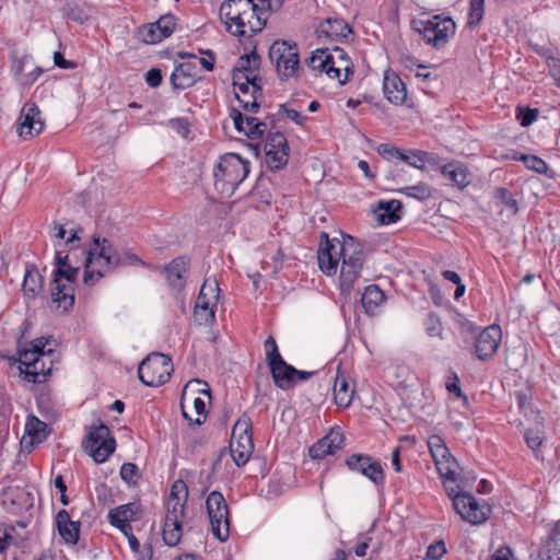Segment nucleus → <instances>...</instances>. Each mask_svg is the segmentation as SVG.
Returning a JSON list of instances; mask_svg holds the SVG:
<instances>
[{"instance_id":"nucleus-62","label":"nucleus","mask_w":560,"mask_h":560,"mask_svg":"<svg viewBox=\"0 0 560 560\" xmlns=\"http://www.w3.org/2000/svg\"><path fill=\"white\" fill-rule=\"evenodd\" d=\"M43 72H44V69L36 66V67H34V69L32 71H30L28 73H25L23 77H21V82L19 84L23 88H28L33 83H35V81L39 78V75Z\"/></svg>"},{"instance_id":"nucleus-7","label":"nucleus","mask_w":560,"mask_h":560,"mask_svg":"<svg viewBox=\"0 0 560 560\" xmlns=\"http://www.w3.org/2000/svg\"><path fill=\"white\" fill-rule=\"evenodd\" d=\"M173 371L172 360L161 352L149 354L138 368L139 380L147 386H161L166 383Z\"/></svg>"},{"instance_id":"nucleus-17","label":"nucleus","mask_w":560,"mask_h":560,"mask_svg":"<svg viewBox=\"0 0 560 560\" xmlns=\"http://www.w3.org/2000/svg\"><path fill=\"white\" fill-rule=\"evenodd\" d=\"M262 9H259L253 0L248 1V9L243 11L236 23L233 34L236 36H253L260 32L266 25V16Z\"/></svg>"},{"instance_id":"nucleus-3","label":"nucleus","mask_w":560,"mask_h":560,"mask_svg":"<svg viewBox=\"0 0 560 560\" xmlns=\"http://www.w3.org/2000/svg\"><path fill=\"white\" fill-rule=\"evenodd\" d=\"M55 270L52 276V302L63 312L72 308L74 304V283L79 275V268L69 262L68 254L62 249H56Z\"/></svg>"},{"instance_id":"nucleus-23","label":"nucleus","mask_w":560,"mask_h":560,"mask_svg":"<svg viewBox=\"0 0 560 560\" xmlns=\"http://www.w3.org/2000/svg\"><path fill=\"white\" fill-rule=\"evenodd\" d=\"M316 33L319 39L325 38L337 42L347 38L351 34V28L340 18H327L318 25Z\"/></svg>"},{"instance_id":"nucleus-6","label":"nucleus","mask_w":560,"mask_h":560,"mask_svg":"<svg viewBox=\"0 0 560 560\" xmlns=\"http://www.w3.org/2000/svg\"><path fill=\"white\" fill-rule=\"evenodd\" d=\"M249 166V162L243 160L236 153H228L221 156L213 171L215 189L223 197H231L238 185L247 177Z\"/></svg>"},{"instance_id":"nucleus-34","label":"nucleus","mask_w":560,"mask_h":560,"mask_svg":"<svg viewBox=\"0 0 560 560\" xmlns=\"http://www.w3.org/2000/svg\"><path fill=\"white\" fill-rule=\"evenodd\" d=\"M354 389L350 386L345 375L337 373L334 384L335 402L342 408L349 407L353 399Z\"/></svg>"},{"instance_id":"nucleus-10","label":"nucleus","mask_w":560,"mask_h":560,"mask_svg":"<svg viewBox=\"0 0 560 560\" xmlns=\"http://www.w3.org/2000/svg\"><path fill=\"white\" fill-rule=\"evenodd\" d=\"M83 446L96 463H104L115 452L116 441L109 428L97 420V423L90 427Z\"/></svg>"},{"instance_id":"nucleus-61","label":"nucleus","mask_w":560,"mask_h":560,"mask_svg":"<svg viewBox=\"0 0 560 560\" xmlns=\"http://www.w3.org/2000/svg\"><path fill=\"white\" fill-rule=\"evenodd\" d=\"M371 540L372 538L369 534H360L358 536V542L354 547V553L357 557H364L366 555Z\"/></svg>"},{"instance_id":"nucleus-48","label":"nucleus","mask_w":560,"mask_h":560,"mask_svg":"<svg viewBox=\"0 0 560 560\" xmlns=\"http://www.w3.org/2000/svg\"><path fill=\"white\" fill-rule=\"evenodd\" d=\"M155 24L163 38H166L171 36L175 30L176 18L171 13L164 14L155 22Z\"/></svg>"},{"instance_id":"nucleus-12","label":"nucleus","mask_w":560,"mask_h":560,"mask_svg":"<svg viewBox=\"0 0 560 560\" xmlns=\"http://www.w3.org/2000/svg\"><path fill=\"white\" fill-rule=\"evenodd\" d=\"M417 31L422 34L428 44L435 48L443 47L456 31V24L451 18L434 15L429 20L418 22Z\"/></svg>"},{"instance_id":"nucleus-39","label":"nucleus","mask_w":560,"mask_h":560,"mask_svg":"<svg viewBox=\"0 0 560 560\" xmlns=\"http://www.w3.org/2000/svg\"><path fill=\"white\" fill-rule=\"evenodd\" d=\"M435 464L442 478L444 479L446 492L453 500V497L459 492L453 486H448L447 481L454 482L456 480V471L453 468V466L456 464L455 459L446 460L445 464L435 459Z\"/></svg>"},{"instance_id":"nucleus-58","label":"nucleus","mask_w":560,"mask_h":560,"mask_svg":"<svg viewBox=\"0 0 560 560\" xmlns=\"http://www.w3.org/2000/svg\"><path fill=\"white\" fill-rule=\"evenodd\" d=\"M446 553V547L443 540L431 544L427 550V558L430 560H440Z\"/></svg>"},{"instance_id":"nucleus-50","label":"nucleus","mask_w":560,"mask_h":560,"mask_svg":"<svg viewBox=\"0 0 560 560\" xmlns=\"http://www.w3.org/2000/svg\"><path fill=\"white\" fill-rule=\"evenodd\" d=\"M120 477L128 485H136L140 477L138 466L133 463H124L120 468Z\"/></svg>"},{"instance_id":"nucleus-16","label":"nucleus","mask_w":560,"mask_h":560,"mask_svg":"<svg viewBox=\"0 0 560 560\" xmlns=\"http://www.w3.org/2000/svg\"><path fill=\"white\" fill-rule=\"evenodd\" d=\"M346 465L352 471L360 472L374 485L384 483L385 475L380 460L365 454H352L346 458Z\"/></svg>"},{"instance_id":"nucleus-52","label":"nucleus","mask_w":560,"mask_h":560,"mask_svg":"<svg viewBox=\"0 0 560 560\" xmlns=\"http://www.w3.org/2000/svg\"><path fill=\"white\" fill-rule=\"evenodd\" d=\"M250 428H252L250 419L248 417H243V418L238 419L237 422L234 424L233 430H232V436H234L236 439L252 438Z\"/></svg>"},{"instance_id":"nucleus-41","label":"nucleus","mask_w":560,"mask_h":560,"mask_svg":"<svg viewBox=\"0 0 560 560\" xmlns=\"http://www.w3.org/2000/svg\"><path fill=\"white\" fill-rule=\"evenodd\" d=\"M485 14V0H469V12L467 26L475 28L478 26Z\"/></svg>"},{"instance_id":"nucleus-54","label":"nucleus","mask_w":560,"mask_h":560,"mask_svg":"<svg viewBox=\"0 0 560 560\" xmlns=\"http://www.w3.org/2000/svg\"><path fill=\"white\" fill-rule=\"evenodd\" d=\"M524 438H525L527 446L533 451L538 450L544 440L542 432L539 429L526 430Z\"/></svg>"},{"instance_id":"nucleus-64","label":"nucleus","mask_w":560,"mask_h":560,"mask_svg":"<svg viewBox=\"0 0 560 560\" xmlns=\"http://www.w3.org/2000/svg\"><path fill=\"white\" fill-rule=\"evenodd\" d=\"M145 82L151 88H158L162 82V73L160 69L152 68L145 74Z\"/></svg>"},{"instance_id":"nucleus-29","label":"nucleus","mask_w":560,"mask_h":560,"mask_svg":"<svg viewBox=\"0 0 560 560\" xmlns=\"http://www.w3.org/2000/svg\"><path fill=\"white\" fill-rule=\"evenodd\" d=\"M253 450V438L236 439L232 436L230 444L231 456L238 467L244 466L248 462Z\"/></svg>"},{"instance_id":"nucleus-8","label":"nucleus","mask_w":560,"mask_h":560,"mask_svg":"<svg viewBox=\"0 0 560 560\" xmlns=\"http://www.w3.org/2000/svg\"><path fill=\"white\" fill-rule=\"evenodd\" d=\"M207 383L199 380L189 381L182 390L180 409L184 418L196 424H201L206 419V404L196 393H202L210 398V389L206 388Z\"/></svg>"},{"instance_id":"nucleus-11","label":"nucleus","mask_w":560,"mask_h":560,"mask_svg":"<svg viewBox=\"0 0 560 560\" xmlns=\"http://www.w3.org/2000/svg\"><path fill=\"white\" fill-rule=\"evenodd\" d=\"M207 512L211 525V532L220 541L230 537L229 508L223 494L212 491L206 501Z\"/></svg>"},{"instance_id":"nucleus-59","label":"nucleus","mask_w":560,"mask_h":560,"mask_svg":"<svg viewBox=\"0 0 560 560\" xmlns=\"http://www.w3.org/2000/svg\"><path fill=\"white\" fill-rule=\"evenodd\" d=\"M540 54L546 57L550 75L555 78L557 81H560V58L547 55L545 52Z\"/></svg>"},{"instance_id":"nucleus-28","label":"nucleus","mask_w":560,"mask_h":560,"mask_svg":"<svg viewBox=\"0 0 560 560\" xmlns=\"http://www.w3.org/2000/svg\"><path fill=\"white\" fill-rule=\"evenodd\" d=\"M260 63L261 58L254 49L237 59L233 69V77H236L238 80H245V78L259 71Z\"/></svg>"},{"instance_id":"nucleus-43","label":"nucleus","mask_w":560,"mask_h":560,"mask_svg":"<svg viewBox=\"0 0 560 560\" xmlns=\"http://www.w3.org/2000/svg\"><path fill=\"white\" fill-rule=\"evenodd\" d=\"M264 149L265 153L279 150H289L285 136L280 131L268 133Z\"/></svg>"},{"instance_id":"nucleus-32","label":"nucleus","mask_w":560,"mask_h":560,"mask_svg":"<svg viewBox=\"0 0 560 560\" xmlns=\"http://www.w3.org/2000/svg\"><path fill=\"white\" fill-rule=\"evenodd\" d=\"M539 558L540 560H560V521L544 541Z\"/></svg>"},{"instance_id":"nucleus-35","label":"nucleus","mask_w":560,"mask_h":560,"mask_svg":"<svg viewBox=\"0 0 560 560\" xmlns=\"http://www.w3.org/2000/svg\"><path fill=\"white\" fill-rule=\"evenodd\" d=\"M384 302L385 294L376 284H370L365 288L361 303L366 314L374 315Z\"/></svg>"},{"instance_id":"nucleus-19","label":"nucleus","mask_w":560,"mask_h":560,"mask_svg":"<svg viewBox=\"0 0 560 560\" xmlns=\"http://www.w3.org/2000/svg\"><path fill=\"white\" fill-rule=\"evenodd\" d=\"M189 269V259L185 256L174 258L164 267L160 266L156 271H163L167 284L174 291L180 292L186 287V275Z\"/></svg>"},{"instance_id":"nucleus-45","label":"nucleus","mask_w":560,"mask_h":560,"mask_svg":"<svg viewBox=\"0 0 560 560\" xmlns=\"http://www.w3.org/2000/svg\"><path fill=\"white\" fill-rule=\"evenodd\" d=\"M266 127H267L266 122H261L255 117H246V125H245L246 130H244V133L249 139H253V140L259 139L262 137V135L266 130Z\"/></svg>"},{"instance_id":"nucleus-30","label":"nucleus","mask_w":560,"mask_h":560,"mask_svg":"<svg viewBox=\"0 0 560 560\" xmlns=\"http://www.w3.org/2000/svg\"><path fill=\"white\" fill-rule=\"evenodd\" d=\"M401 202L396 199L380 201L374 209L377 221L381 224L395 223L400 219Z\"/></svg>"},{"instance_id":"nucleus-33","label":"nucleus","mask_w":560,"mask_h":560,"mask_svg":"<svg viewBox=\"0 0 560 560\" xmlns=\"http://www.w3.org/2000/svg\"><path fill=\"white\" fill-rule=\"evenodd\" d=\"M23 292L27 298L35 299L43 289V277L34 265L26 267L23 283Z\"/></svg>"},{"instance_id":"nucleus-14","label":"nucleus","mask_w":560,"mask_h":560,"mask_svg":"<svg viewBox=\"0 0 560 560\" xmlns=\"http://www.w3.org/2000/svg\"><path fill=\"white\" fill-rule=\"evenodd\" d=\"M453 506L460 517L474 525L485 523L491 513L486 503H479L470 493H456L453 497Z\"/></svg>"},{"instance_id":"nucleus-46","label":"nucleus","mask_w":560,"mask_h":560,"mask_svg":"<svg viewBox=\"0 0 560 560\" xmlns=\"http://www.w3.org/2000/svg\"><path fill=\"white\" fill-rule=\"evenodd\" d=\"M423 325L427 334L430 337L442 338L444 328L440 317L436 314L429 313L427 318L424 319Z\"/></svg>"},{"instance_id":"nucleus-2","label":"nucleus","mask_w":560,"mask_h":560,"mask_svg":"<svg viewBox=\"0 0 560 560\" xmlns=\"http://www.w3.org/2000/svg\"><path fill=\"white\" fill-rule=\"evenodd\" d=\"M93 244L95 245L96 253L90 249L85 261L83 280L86 284H89L94 277L100 279L116 267L127 262L121 260L119 254L113 248L107 238H101L100 235L94 234ZM127 258L129 259V264H139L151 270L160 269V266L147 264L135 254H128Z\"/></svg>"},{"instance_id":"nucleus-38","label":"nucleus","mask_w":560,"mask_h":560,"mask_svg":"<svg viewBox=\"0 0 560 560\" xmlns=\"http://www.w3.org/2000/svg\"><path fill=\"white\" fill-rule=\"evenodd\" d=\"M138 511L139 506L136 503L119 505L109 511L108 522L110 525L117 523H130L137 520Z\"/></svg>"},{"instance_id":"nucleus-9","label":"nucleus","mask_w":560,"mask_h":560,"mask_svg":"<svg viewBox=\"0 0 560 560\" xmlns=\"http://www.w3.org/2000/svg\"><path fill=\"white\" fill-rule=\"evenodd\" d=\"M269 58L276 62L281 80L299 77L300 57L295 43L276 40L269 48Z\"/></svg>"},{"instance_id":"nucleus-24","label":"nucleus","mask_w":560,"mask_h":560,"mask_svg":"<svg viewBox=\"0 0 560 560\" xmlns=\"http://www.w3.org/2000/svg\"><path fill=\"white\" fill-rule=\"evenodd\" d=\"M275 385L282 389H288L294 384V376L298 370L287 363L282 357L268 363Z\"/></svg>"},{"instance_id":"nucleus-37","label":"nucleus","mask_w":560,"mask_h":560,"mask_svg":"<svg viewBox=\"0 0 560 560\" xmlns=\"http://www.w3.org/2000/svg\"><path fill=\"white\" fill-rule=\"evenodd\" d=\"M39 354H37V350H28L22 349L19 350V362L24 369L21 368V372L24 374L27 381H36V364H39L38 361Z\"/></svg>"},{"instance_id":"nucleus-31","label":"nucleus","mask_w":560,"mask_h":560,"mask_svg":"<svg viewBox=\"0 0 560 560\" xmlns=\"http://www.w3.org/2000/svg\"><path fill=\"white\" fill-rule=\"evenodd\" d=\"M441 173L459 189H464L469 184L468 170L460 162L453 161L443 165L441 167Z\"/></svg>"},{"instance_id":"nucleus-20","label":"nucleus","mask_w":560,"mask_h":560,"mask_svg":"<svg viewBox=\"0 0 560 560\" xmlns=\"http://www.w3.org/2000/svg\"><path fill=\"white\" fill-rule=\"evenodd\" d=\"M40 112L35 103H26L21 112V125L19 133L22 138L26 139L38 135L43 128L44 122L39 118Z\"/></svg>"},{"instance_id":"nucleus-60","label":"nucleus","mask_w":560,"mask_h":560,"mask_svg":"<svg viewBox=\"0 0 560 560\" xmlns=\"http://www.w3.org/2000/svg\"><path fill=\"white\" fill-rule=\"evenodd\" d=\"M279 113L284 114L290 120L294 121L296 125H303L306 117L303 116L299 110L289 108L287 105L281 104L279 106Z\"/></svg>"},{"instance_id":"nucleus-5","label":"nucleus","mask_w":560,"mask_h":560,"mask_svg":"<svg viewBox=\"0 0 560 560\" xmlns=\"http://www.w3.org/2000/svg\"><path fill=\"white\" fill-rule=\"evenodd\" d=\"M188 498V487L182 479L176 480L167 501V512L164 518L163 540L166 545L174 547L182 538V520L184 516L185 503Z\"/></svg>"},{"instance_id":"nucleus-56","label":"nucleus","mask_w":560,"mask_h":560,"mask_svg":"<svg viewBox=\"0 0 560 560\" xmlns=\"http://www.w3.org/2000/svg\"><path fill=\"white\" fill-rule=\"evenodd\" d=\"M538 115H539V110L537 108L523 109V108L518 107V113H517L516 117L523 127H527V126L532 125L538 118Z\"/></svg>"},{"instance_id":"nucleus-36","label":"nucleus","mask_w":560,"mask_h":560,"mask_svg":"<svg viewBox=\"0 0 560 560\" xmlns=\"http://www.w3.org/2000/svg\"><path fill=\"white\" fill-rule=\"evenodd\" d=\"M192 66L190 63H182L175 68L171 74V84L175 90H185L196 82L195 75L191 73Z\"/></svg>"},{"instance_id":"nucleus-13","label":"nucleus","mask_w":560,"mask_h":560,"mask_svg":"<svg viewBox=\"0 0 560 560\" xmlns=\"http://www.w3.org/2000/svg\"><path fill=\"white\" fill-rule=\"evenodd\" d=\"M220 288L215 278H207L197 296L194 316L199 325H211L215 314L213 307L219 299Z\"/></svg>"},{"instance_id":"nucleus-51","label":"nucleus","mask_w":560,"mask_h":560,"mask_svg":"<svg viewBox=\"0 0 560 560\" xmlns=\"http://www.w3.org/2000/svg\"><path fill=\"white\" fill-rule=\"evenodd\" d=\"M518 159L525 163L527 168L533 170L538 174H545L548 170L547 163L536 155H521Z\"/></svg>"},{"instance_id":"nucleus-49","label":"nucleus","mask_w":560,"mask_h":560,"mask_svg":"<svg viewBox=\"0 0 560 560\" xmlns=\"http://www.w3.org/2000/svg\"><path fill=\"white\" fill-rule=\"evenodd\" d=\"M494 197L510 210L511 214H515L517 212V202L506 188H497L494 191Z\"/></svg>"},{"instance_id":"nucleus-27","label":"nucleus","mask_w":560,"mask_h":560,"mask_svg":"<svg viewBox=\"0 0 560 560\" xmlns=\"http://www.w3.org/2000/svg\"><path fill=\"white\" fill-rule=\"evenodd\" d=\"M249 0H225L220 8V16L225 20L228 30L233 34V26H236L243 11L248 9Z\"/></svg>"},{"instance_id":"nucleus-22","label":"nucleus","mask_w":560,"mask_h":560,"mask_svg":"<svg viewBox=\"0 0 560 560\" xmlns=\"http://www.w3.org/2000/svg\"><path fill=\"white\" fill-rule=\"evenodd\" d=\"M383 91L387 101L395 105H402L407 100V88L399 75L386 70L383 79Z\"/></svg>"},{"instance_id":"nucleus-15","label":"nucleus","mask_w":560,"mask_h":560,"mask_svg":"<svg viewBox=\"0 0 560 560\" xmlns=\"http://www.w3.org/2000/svg\"><path fill=\"white\" fill-rule=\"evenodd\" d=\"M453 506L460 517L474 525L485 523L491 513L486 503H479L470 493H456L453 497Z\"/></svg>"},{"instance_id":"nucleus-47","label":"nucleus","mask_w":560,"mask_h":560,"mask_svg":"<svg viewBox=\"0 0 560 560\" xmlns=\"http://www.w3.org/2000/svg\"><path fill=\"white\" fill-rule=\"evenodd\" d=\"M139 35L141 40L145 44H155L164 39L155 23L144 25L139 30Z\"/></svg>"},{"instance_id":"nucleus-57","label":"nucleus","mask_w":560,"mask_h":560,"mask_svg":"<svg viewBox=\"0 0 560 560\" xmlns=\"http://www.w3.org/2000/svg\"><path fill=\"white\" fill-rule=\"evenodd\" d=\"M265 350H266V360L267 362H273L281 358V354L279 353L277 342L273 337L269 336L265 340Z\"/></svg>"},{"instance_id":"nucleus-55","label":"nucleus","mask_w":560,"mask_h":560,"mask_svg":"<svg viewBox=\"0 0 560 560\" xmlns=\"http://www.w3.org/2000/svg\"><path fill=\"white\" fill-rule=\"evenodd\" d=\"M66 16L69 20L74 21L79 24H83L89 19V15L84 11V9H82L80 5H77V4H74V5L68 4L67 5Z\"/></svg>"},{"instance_id":"nucleus-53","label":"nucleus","mask_w":560,"mask_h":560,"mask_svg":"<svg viewBox=\"0 0 560 560\" xmlns=\"http://www.w3.org/2000/svg\"><path fill=\"white\" fill-rule=\"evenodd\" d=\"M27 62V56H23V57H18L15 55H12L11 56V72L14 77V79L18 81V83L21 82V77H23L25 73H24V69H25V65Z\"/></svg>"},{"instance_id":"nucleus-21","label":"nucleus","mask_w":560,"mask_h":560,"mask_svg":"<svg viewBox=\"0 0 560 560\" xmlns=\"http://www.w3.org/2000/svg\"><path fill=\"white\" fill-rule=\"evenodd\" d=\"M345 436L339 430H330V432L310 447V456L313 459H322L326 455H332L342 448Z\"/></svg>"},{"instance_id":"nucleus-26","label":"nucleus","mask_w":560,"mask_h":560,"mask_svg":"<svg viewBox=\"0 0 560 560\" xmlns=\"http://www.w3.org/2000/svg\"><path fill=\"white\" fill-rule=\"evenodd\" d=\"M56 525L59 535L67 544L75 545L79 540L80 523L73 522L66 510H60L56 515Z\"/></svg>"},{"instance_id":"nucleus-18","label":"nucleus","mask_w":560,"mask_h":560,"mask_svg":"<svg viewBox=\"0 0 560 560\" xmlns=\"http://www.w3.org/2000/svg\"><path fill=\"white\" fill-rule=\"evenodd\" d=\"M502 331L500 326L490 325L483 329L477 337L475 342V353L481 361H487L493 357L501 343Z\"/></svg>"},{"instance_id":"nucleus-44","label":"nucleus","mask_w":560,"mask_h":560,"mask_svg":"<svg viewBox=\"0 0 560 560\" xmlns=\"http://www.w3.org/2000/svg\"><path fill=\"white\" fill-rule=\"evenodd\" d=\"M401 192L410 198L417 200H427L432 196V189L429 185L420 183L415 186H407L401 189Z\"/></svg>"},{"instance_id":"nucleus-25","label":"nucleus","mask_w":560,"mask_h":560,"mask_svg":"<svg viewBox=\"0 0 560 560\" xmlns=\"http://www.w3.org/2000/svg\"><path fill=\"white\" fill-rule=\"evenodd\" d=\"M48 434V425L35 416H28L25 423V434L22 444L34 446L42 443Z\"/></svg>"},{"instance_id":"nucleus-4","label":"nucleus","mask_w":560,"mask_h":560,"mask_svg":"<svg viewBox=\"0 0 560 560\" xmlns=\"http://www.w3.org/2000/svg\"><path fill=\"white\" fill-rule=\"evenodd\" d=\"M306 63L313 71L324 72L328 78L338 80L340 84H346L353 74V63L340 47L332 50L318 48L306 59Z\"/></svg>"},{"instance_id":"nucleus-40","label":"nucleus","mask_w":560,"mask_h":560,"mask_svg":"<svg viewBox=\"0 0 560 560\" xmlns=\"http://www.w3.org/2000/svg\"><path fill=\"white\" fill-rule=\"evenodd\" d=\"M397 160L406 162L407 164L416 168L422 170L424 168V163H430L431 160H433V158L425 152L410 151L408 153H405L404 151H401Z\"/></svg>"},{"instance_id":"nucleus-1","label":"nucleus","mask_w":560,"mask_h":560,"mask_svg":"<svg viewBox=\"0 0 560 560\" xmlns=\"http://www.w3.org/2000/svg\"><path fill=\"white\" fill-rule=\"evenodd\" d=\"M320 246L317 252L319 269L327 276L337 272L338 264L341 260L339 287L345 295H350L354 283L361 277L365 262L363 245L352 236H345L342 241L330 240L328 234L323 232Z\"/></svg>"},{"instance_id":"nucleus-42","label":"nucleus","mask_w":560,"mask_h":560,"mask_svg":"<svg viewBox=\"0 0 560 560\" xmlns=\"http://www.w3.org/2000/svg\"><path fill=\"white\" fill-rule=\"evenodd\" d=\"M266 163L271 171H279L288 163L289 150L266 152Z\"/></svg>"},{"instance_id":"nucleus-63","label":"nucleus","mask_w":560,"mask_h":560,"mask_svg":"<svg viewBox=\"0 0 560 560\" xmlns=\"http://www.w3.org/2000/svg\"><path fill=\"white\" fill-rule=\"evenodd\" d=\"M252 100L240 96L238 93H236V100L238 101L240 105L244 110L256 113L259 108V104L257 103L256 94H250Z\"/></svg>"}]
</instances>
